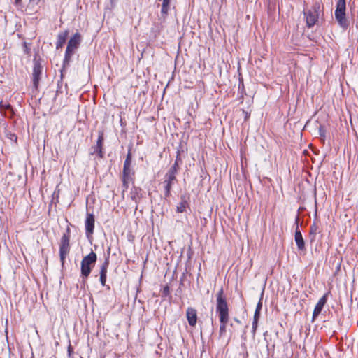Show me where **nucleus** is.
Segmentation results:
<instances>
[{
	"instance_id": "2f4dec72",
	"label": "nucleus",
	"mask_w": 358,
	"mask_h": 358,
	"mask_svg": "<svg viewBox=\"0 0 358 358\" xmlns=\"http://www.w3.org/2000/svg\"><path fill=\"white\" fill-rule=\"evenodd\" d=\"M322 129L320 128V135H322Z\"/></svg>"
},
{
	"instance_id": "aec40b11",
	"label": "nucleus",
	"mask_w": 358,
	"mask_h": 358,
	"mask_svg": "<svg viewBox=\"0 0 358 358\" xmlns=\"http://www.w3.org/2000/svg\"><path fill=\"white\" fill-rule=\"evenodd\" d=\"M134 173L132 171L131 168L123 167L121 179L134 180L133 176Z\"/></svg>"
},
{
	"instance_id": "5701e85b",
	"label": "nucleus",
	"mask_w": 358,
	"mask_h": 358,
	"mask_svg": "<svg viewBox=\"0 0 358 358\" xmlns=\"http://www.w3.org/2000/svg\"><path fill=\"white\" fill-rule=\"evenodd\" d=\"M131 153L130 150L128 152L126 159L124 162V166L123 167H127V168H131Z\"/></svg>"
},
{
	"instance_id": "2eb2a0df",
	"label": "nucleus",
	"mask_w": 358,
	"mask_h": 358,
	"mask_svg": "<svg viewBox=\"0 0 358 358\" xmlns=\"http://www.w3.org/2000/svg\"><path fill=\"white\" fill-rule=\"evenodd\" d=\"M320 233V229L318 225L313 222L310 227L309 231V239L310 243L315 242L316 239V235Z\"/></svg>"
},
{
	"instance_id": "412c9836",
	"label": "nucleus",
	"mask_w": 358,
	"mask_h": 358,
	"mask_svg": "<svg viewBox=\"0 0 358 358\" xmlns=\"http://www.w3.org/2000/svg\"><path fill=\"white\" fill-rule=\"evenodd\" d=\"M187 206H188L187 201L182 196L181 198V201L177 206L176 211L178 213H184L186 211V208H187Z\"/></svg>"
},
{
	"instance_id": "f8f14e48",
	"label": "nucleus",
	"mask_w": 358,
	"mask_h": 358,
	"mask_svg": "<svg viewBox=\"0 0 358 358\" xmlns=\"http://www.w3.org/2000/svg\"><path fill=\"white\" fill-rule=\"evenodd\" d=\"M108 266H109V254L105 258V261L103 263V264L101 266V268H100V273H99L100 279H99V280H100V282L102 286L106 285Z\"/></svg>"
},
{
	"instance_id": "0eeeda50",
	"label": "nucleus",
	"mask_w": 358,
	"mask_h": 358,
	"mask_svg": "<svg viewBox=\"0 0 358 358\" xmlns=\"http://www.w3.org/2000/svg\"><path fill=\"white\" fill-rule=\"evenodd\" d=\"M299 217L297 215L296 217L295 222H294V225L296 227L295 234H294V241L296 244L298 250L301 251V252H305L306 251L305 241L303 240L302 234L299 228Z\"/></svg>"
},
{
	"instance_id": "423d86ee",
	"label": "nucleus",
	"mask_w": 358,
	"mask_h": 358,
	"mask_svg": "<svg viewBox=\"0 0 358 358\" xmlns=\"http://www.w3.org/2000/svg\"><path fill=\"white\" fill-rule=\"evenodd\" d=\"M177 182L176 175L166 172L163 182L164 188V198L167 199L171 196L172 185Z\"/></svg>"
},
{
	"instance_id": "a211bd4d",
	"label": "nucleus",
	"mask_w": 358,
	"mask_h": 358,
	"mask_svg": "<svg viewBox=\"0 0 358 358\" xmlns=\"http://www.w3.org/2000/svg\"><path fill=\"white\" fill-rule=\"evenodd\" d=\"M180 163H181V159L179 157V153H178L174 164L171 166L167 172L177 175L180 168Z\"/></svg>"
},
{
	"instance_id": "9d476101",
	"label": "nucleus",
	"mask_w": 358,
	"mask_h": 358,
	"mask_svg": "<svg viewBox=\"0 0 358 358\" xmlns=\"http://www.w3.org/2000/svg\"><path fill=\"white\" fill-rule=\"evenodd\" d=\"M329 292H327L325 293L318 301V302L317 303L315 308H314V310H313V317H312V322H314L315 320L316 319V317L321 313L323 308H324V306L326 304L327 301V297H328V295H329Z\"/></svg>"
},
{
	"instance_id": "dca6fc26",
	"label": "nucleus",
	"mask_w": 358,
	"mask_h": 358,
	"mask_svg": "<svg viewBox=\"0 0 358 358\" xmlns=\"http://www.w3.org/2000/svg\"><path fill=\"white\" fill-rule=\"evenodd\" d=\"M68 31H65L64 32H61L57 36V41L56 43V48L59 49L63 46L65 43L66 38L68 36Z\"/></svg>"
},
{
	"instance_id": "7c9ffc66",
	"label": "nucleus",
	"mask_w": 358,
	"mask_h": 358,
	"mask_svg": "<svg viewBox=\"0 0 358 358\" xmlns=\"http://www.w3.org/2000/svg\"><path fill=\"white\" fill-rule=\"evenodd\" d=\"M22 0H15L16 3H19L21 2Z\"/></svg>"
},
{
	"instance_id": "bb28decb",
	"label": "nucleus",
	"mask_w": 358,
	"mask_h": 358,
	"mask_svg": "<svg viewBox=\"0 0 358 358\" xmlns=\"http://www.w3.org/2000/svg\"><path fill=\"white\" fill-rule=\"evenodd\" d=\"M262 296H263V293L262 294L261 298H260L259 302L257 303V307H256V309H255L256 311L258 310V311L261 312V310H262Z\"/></svg>"
},
{
	"instance_id": "f3484780",
	"label": "nucleus",
	"mask_w": 358,
	"mask_h": 358,
	"mask_svg": "<svg viewBox=\"0 0 358 358\" xmlns=\"http://www.w3.org/2000/svg\"><path fill=\"white\" fill-rule=\"evenodd\" d=\"M103 141V134L101 133L99 135V138L96 141V145L94 148V152H96L100 157H103V151H102Z\"/></svg>"
},
{
	"instance_id": "b1692460",
	"label": "nucleus",
	"mask_w": 358,
	"mask_h": 358,
	"mask_svg": "<svg viewBox=\"0 0 358 358\" xmlns=\"http://www.w3.org/2000/svg\"><path fill=\"white\" fill-rule=\"evenodd\" d=\"M0 109L1 110H12V107L10 104L3 103L2 101L0 102Z\"/></svg>"
},
{
	"instance_id": "f257e3e1",
	"label": "nucleus",
	"mask_w": 358,
	"mask_h": 358,
	"mask_svg": "<svg viewBox=\"0 0 358 358\" xmlns=\"http://www.w3.org/2000/svg\"><path fill=\"white\" fill-rule=\"evenodd\" d=\"M229 306L223 288H221L216 294V312L219 315L220 322L219 334L220 337L226 333L227 324L229 322Z\"/></svg>"
},
{
	"instance_id": "4be33fe9",
	"label": "nucleus",
	"mask_w": 358,
	"mask_h": 358,
	"mask_svg": "<svg viewBox=\"0 0 358 358\" xmlns=\"http://www.w3.org/2000/svg\"><path fill=\"white\" fill-rule=\"evenodd\" d=\"M133 181L132 180H129V179H122V196H124V193L125 192H127V190L129 188V184Z\"/></svg>"
},
{
	"instance_id": "ddd939ff",
	"label": "nucleus",
	"mask_w": 358,
	"mask_h": 358,
	"mask_svg": "<svg viewBox=\"0 0 358 358\" xmlns=\"http://www.w3.org/2000/svg\"><path fill=\"white\" fill-rule=\"evenodd\" d=\"M131 199L136 203V209H137L138 203L143 197L142 189L140 187L134 186L129 192Z\"/></svg>"
},
{
	"instance_id": "a878e982",
	"label": "nucleus",
	"mask_w": 358,
	"mask_h": 358,
	"mask_svg": "<svg viewBox=\"0 0 358 358\" xmlns=\"http://www.w3.org/2000/svg\"><path fill=\"white\" fill-rule=\"evenodd\" d=\"M257 325H258V321L253 320L252 326V332L254 336L255 334V332H256V330H257Z\"/></svg>"
},
{
	"instance_id": "f03ea898",
	"label": "nucleus",
	"mask_w": 358,
	"mask_h": 358,
	"mask_svg": "<svg viewBox=\"0 0 358 358\" xmlns=\"http://www.w3.org/2000/svg\"><path fill=\"white\" fill-rule=\"evenodd\" d=\"M97 260V255L92 251L90 254L83 257L81 261L80 278H82V285L85 286L87 283V279L95 266Z\"/></svg>"
},
{
	"instance_id": "4468645a",
	"label": "nucleus",
	"mask_w": 358,
	"mask_h": 358,
	"mask_svg": "<svg viewBox=\"0 0 358 358\" xmlns=\"http://www.w3.org/2000/svg\"><path fill=\"white\" fill-rule=\"evenodd\" d=\"M186 316L189 326L195 327L197 322V313L196 309L191 307L187 308Z\"/></svg>"
},
{
	"instance_id": "9b49d317",
	"label": "nucleus",
	"mask_w": 358,
	"mask_h": 358,
	"mask_svg": "<svg viewBox=\"0 0 358 358\" xmlns=\"http://www.w3.org/2000/svg\"><path fill=\"white\" fill-rule=\"evenodd\" d=\"M94 216L93 214H87L86 220L85 222V227L86 231V236L89 238L94 233Z\"/></svg>"
},
{
	"instance_id": "473e14b6",
	"label": "nucleus",
	"mask_w": 358,
	"mask_h": 358,
	"mask_svg": "<svg viewBox=\"0 0 358 358\" xmlns=\"http://www.w3.org/2000/svg\"><path fill=\"white\" fill-rule=\"evenodd\" d=\"M235 321L237 322H240V321L238 319H235Z\"/></svg>"
},
{
	"instance_id": "7ed1b4c3",
	"label": "nucleus",
	"mask_w": 358,
	"mask_h": 358,
	"mask_svg": "<svg viewBox=\"0 0 358 358\" xmlns=\"http://www.w3.org/2000/svg\"><path fill=\"white\" fill-rule=\"evenodd\" d=\"M346 2L345 0H338L335 10V19L339 26L344 30L349 26V22L346 17Z\"/></svg>"
},
{
	"instance_id": "6ab92c4d",
	"label": "nucleus",
	"mask_w": 358,
	"mask_h": 358,
	"mask_svg": "<svg viewBox=\"0 0 358 358\" xmlns=\"http://www.w3.org/2000/svg\"><path fill=\"white\" fill-rule=\"evenodd\" d=\"M171 0H162L160 14L162 17H166L170 8Z\"/></svg>"
},
{
	"instance_id": "20e7f679",
	"label": "nucleus",
	"mask_w": 358,
	"mask_h": 358,
	"mask_svg": "<svg viewBox=\"0 0 358 358\" xmlns=\"http://www.w3.org/2000/svg\"><path fill=\"white\" fill-rule=\"evenodd\" d=\"M81 41V36L79 33H76L71 37L68 42L66 50L65 52L63 66L69 65L71 56L74 54L75 50L78 48Z\"/></svg>"
},
{
	"instance_id": "c756f323",
	"label": "nucleus",
	"mask_w": 358,
	"mask_h": 358,
	"mask_svg": "<svg viewBox=\"0 0 358 358\" xmlns=\"http://www.w3.org/2000/svg\"><path fill=\"white\" fill-rule=\"evenodd\" d=\"M41 0H29V2L32 4L37 5Z\"/></svg>"
},
{
	"instance_id": "c85d7f7f",
	"label": "nucleus",
	"mask_w": 358,
	"mask_h": 358,
	"mask_svg": "<svg viewBox=\"0 0 358 358\" xmlns=\"http://www.w3.org/2000/svg\"><path fill=\"white\" fill-rule=\"evenodd\" d=\"M72 353H73V348L71 345H69L68 347V355L69 357H71Z\"/></svg>"
},
{
	"instance_id": "cd10ccee",
	"label": "nucleus",
	"mask_w": 358,
	"mask_h": 358,
	"mask_svg": "<svg viewBox=\"0 0 358 358\" xmlns=\"http://www.w3.org/2000/svg\"><path fill=\"white\" fill-rule=\"evenodd\" d=\"M259 317H260V312L258 311V310L257 311L255 310V314H254L253 320L259 321Z\"/></svg>"
},
{
	"instance_id": "6e6552de",
	"label": "nucleus",
	"mask_w": 358,
	"mask_h": 358,
	"mask_svg": "<svg viewBox=\"0 0 358 358\" xmlns=\"http://www.w3.org/2000/svg\"><path fill=\"white\" fill-rule=\"evenodd\" d=\"M43 66L40 62L34 59V67H33V73H32V82L33 87L35 90H37L39 85V81L41 80V76L42 74Z\"/></svg>"
},
{
	"instance_id": "39448f33",
	"label": "nucleus",
	"mask_w": 358,
	"mask_h": 358,
	"mask_svg": "<svg viewBox=\"0 0 358 358\" xmlns=\"http://www.w3.org/2000/svg\"><path fill=\"white\" fill-rule=\"evenodd\" d=\"M69 233V229L68 228L66 233L64 234L62 236L59 245V257L62 265L64 264L65 259L70 251V236Z\"/></svg>"
},
{
	"instance_id": "1a4fd4ad",
	"label": "nucleus",
	"mask_w": 358,
	"mask_h": 358,
	"mask_svg": "<svg viewBox=\"0 0 358 358\" xmlns=\"http://www.w3.org/2000/svg\"><path fill=\"white\" fill-rule=\"evenodd\" d=\"M304 15L306 19L307 27L309 28L313 27L316 24L319 17L318 11L316 8L314 7L313 9L304 12Z\"/></svg>"
},
{
	"instance_id": "393cba45",
	"label": "nucleus",
	"mask_w": 358,
	"mask_h": 358,
	"mask_svg": "<svg viewBox=\"0 0 358 358\" xmlns=\"http://www.w3.org/2000/svg\"><path fill=\"white\" fill-rule=\"evenodd\" d=\"M170 294V289H169V287L166 285L165 287H164L162 291V296H168L169 294Z\"/></svg>"
}]
</instances>
